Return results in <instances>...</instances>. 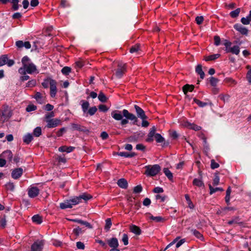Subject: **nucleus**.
I'll list each match as a JSON object with an SVG mask.
<instances>
[{
	"label": "nucleus",
	"instance_id": "obj_1",
	"mask_svg": "<svg viewBox=\"0 0 251 251\" xmlns=\"http://www.w3.org/2000/svg\"><path fill=\"white\" fill-rule=\"evenodd\" d=\"M156 127L153 126L150 130L147 138L146 139V141L148 143H151L153 141V137H154L156 143H162L161 146L162 148L168 147L170 144L169 141H166L164 138L160 134L156 133Z\"/></svg>",
	"mask_w": 251,
	"mask_h": 251
},
{
	"label": "nucleus",
	"instance_id": "obj_2",
	"mask_svg": "<svg viewBox=\"0 0 251 251\" xmlns=\"http://www.w3.org/2000/svg\"><path fill=\"white\" fill-rule=\"evenodd\" d=\"M123 114L124 117H125V119H122L121 122V124L122 125H125L128 123V120L132 121V124L133 125H137L139 126L140 124H138V118L136 117L135 115L132 113L129 112V111L126 109H124L123 110Z\"/></svg>",
	"mask_w": 251,
	"mask_h": 251
},
{
	"label": "nucleus",
	"instance_id": "obj_3",
	"mask_svg": "<svg viewBox=\"0 0 251 251\" xmlns=\"http://www.w3.org/2000/svg\"><path fill=\"white\" fill-rule=\"evenodd\" d=\"M146 171L144 174L148 176H154L161 171V167L158 164L147 165L145 167Z\"/></svg>",
	"mask_w": 251,
	"mask_h": 251
},
{
	"label": "nucleus",
	"instance_id": "obj_4",
	"mask_svg": "<svg viewBox=\"0 0 251 251\" xmlns=\"http://www.w3.org/2000/svg\"><path fill=\"white\" fill-rule=\"evenodd\" d=\"M81 107L84 113L86 114V116L88 115L90 116L94 115L98 110V108L96 106L90 107L88 109L89 103L88 101L82 100H81Z\"/></svg>",
	"mask_w": 251,
	"mask_h": 251
},
{
	"label": "nucleus",
	"instance_id": "obj_5",
	"mask_svg": "<svg viewBox=\"0 0 251 251\" xmlns=\"http://www.w3.org/2000/svg\"><path fill=\"white\" fill-rule=\"evenodd\" d=\"M198 174L199 175V178H194L193 180L192 184L194 186L202 187L204 188L205 187L204 184L202 181V171L199 169L198 170Z\"/></svg>",
	"mask_w": 251,
	"mask_h": 251
},
{
	"label": "nucleus",
	"instance_id": "obj_6",
	"mask_svg": "<svg viewBox=\"0 0 251 251\" xmlns=\"http://www.w3.org/2000/svg\"><path fill=\"white\" fill-rule=\"evenodd\" d=\"M44 245V241L37 240L31 246V251H42Z\"/></svg>",
	"mask_w": 251,
	"mask_h": 251
},
{
	"label": "nucleus",
	"instance_id": "obj_7",
	"mask_svg": "<svg viewBox=\"0 0 251 251\" xmlns=\"http://www.w3.org/2000/svg\"><path fill=\"white\" fill-rule=\"evenodd\" d=\"M126 72V64H118V68L116 71L115 75L118 78H121Z\"/></svg>",
	"mask_w": 251,
	"mask_h": 251
},
{
	"label": "nucleus",
	"instance_id": "obj_8",
	"mask_svg": "<svg viewBox=\"0 0 251 251\" xmlns=\"http://www.w3.org/2000/svg\"><path fill=\"white\" fill-rule=\"evenodd\" d=\"M46 122H47V125L46 127L48 128H53L59 125H61V120L56 118L47 120Z\"/></svg>",
	"mask_w": 251,
	"mask_h": 251
},
{
	"label": "nucleus",
	"instance_id": "obj_9",
	"mask_svg": "<svg viewBox=\"0 0 251 251\" xmlns=\"http://www.w3.org/2000/svg\"><path fill=\"white\" fill-rule=\"evenodd\" d=\"M39 189L36 186H31L27 189L28 196L31 198H34L38 196L39 194Z\"/></svg>",
	"mask_w": 251,
	"mask_h": 251
},
{
	"label": "nucleus",
	"instance_id": "obj_10",
	"mask_svg": "<svg viewBox=\"0 0 251 251\" xmlns=\"http://www.w3.org/2000/svg\"><path fill=\"white\" fill-rule=\"evenodd\" d=\"M137 117L141 118L142 120L147 119L148 116L145 114V111L140 106L137 105H134Z\"/></svg>",
	"mask_w": 251,
	"mask_h": 251
},
{
	"label": "nucleus",
	"instance_id": "obj_11",
	"mask_svg": "<svg viewBox=\"0 0 251 251\" xmlns=\"http://www.w3.org/2000/svg\"><path fill=\"white\" fill-rule=\"evenodd\" d=\"M234 28L239 32L242 35H247L248 34V29L244 27L240 24H236L233 25Z\"/></svg>",
	"mask_w": 251,
	"mask_h": 251
},
{
	"label": "nucleus",
	"instance_id": "obj_12",
	"mask_svg": "<svg viewBox=\"0 0 251 251\" xmlns=\"http://www.w3.org/2000/svg\"><path fill=\"white\" fill-rule=\"evenodd\" d=\"M23 174V170L21 168H18L13 169L11 173V176L15 179H19Z\"/></svg>",
	"mask_w": 251,
	"mask_h": 251
},
{
	"label": "nucleus",
	"instance_id": "obj_13",
	"mask_svg": "<svg viewBox=\"0 0 251 251\" xmlns=\"http://www.w3.org/2000/svg\"><path fill=\"white\" fill-rule=\"evenodd\" d=\"M108 245L111 248H118L119 246L118 239L116 237H112L106 241Z\"/></svg>",
	"mask_w": 251,
	"mask_h": 251
},
{
	"label": "nucleus",
	"instance_id": "obj_14",
	"mask_svg": "<svg viewBox=\"0 0 251 251\" xmlns=\"http://www.w3.org/2000/svg\"><path fill=\"white\" fill-rule=\"evenodd\" d=\"M72 127L75 130L82 131L84 133H88L89 132V130L86 127L77 124H72Z\"/></svg>",
	"mask_w": 251,
	"mask_h": 251
},
{
	"label": "nucleus",
	"instance_id": "obj_15",
	"mask_svg": "<svg viewBox=\"0 0 251 251\" xmlns=\"http://www.w3.org/2000/svg\"><path fill=\"white\" fill-rule=\"evenodd\" d=\"M57 82L55 80H51L50 86V95L51 98H54L57 93Z\"/></svg>",
	"mask_w": 251,
	"mask_h": 251
},
{
	"label": "nucleus",
	"instance_id": "obj_16",
	"mask_svg": "<svg viewBox=\"0 0 251 251\" xmlns=\"http://www.w3.org/2000/svg\"><path fill=\"white\" fill-rule=\"evenodd\" d=\"M205 100L206 101V102H203L196 98H194L193 99L194 102H195L200 107H203L208 105H212V103L210 100L205 99Z\"/></svg>",
	"mask_w": 251,
	"mask_h": 251
},
{
	"label": "nucleus",
	"instance_id": "obj_17",
	"mask_svg": "<svg viewBox=\"0 0 251 251\" xmlns=\"http://www.w3.org/2000/svg\"><path fill=\"white\" fill-rule=\"evenodd\" d=\"M24 67L25 68L26 73L29 74H33L37 70L36 66L32 63L25 65Z\"/></svg>",
	"mask_w": 251,
	"mask_h": 251
},
{
	"label": "nucleus",
	"instance_id": "obj_18",
	"mask_svg": "<svg viewBox=\"0 0 251 251\" xmlns=\"http://www.w3.org/2000/svg\"><path fill=\"white\" fill-rule=\"evenodd\" d=\"M12 112L9 110V107L7 105H3L2 109V116L7 118H10L12 116Z\"/></svg>",
	"mask_w": 251,
	"mask_h": 251
},
{
	"label": "nucleus",
	"instance_id": "obj_19",
	"mask_svg": "<svg viewBox=\"0 0 251 251\" xmlns=\"http://www.w3.org/2000/svg\"><path fill=\"white\" fill-rule=\"evenodd\" d=\"M0 156H2L4 159H6L9 162H12V160L13 158V154L12 151L10 150H7L6 151H4Z\"/></svg>",
	"mask_w": 251,
	"mask_h": 251
},
{
	"label": "nucleus",
	"instance_id": "obj_20",
	"mask_svg": "<svg viewBox=\"0 0 251 251\" xmlns=\"http://www.w3.org/2000/svg\"><path fill=\"white\" fill-rule=\"evenodd\" d=\"M111 116L116 120L120 121L122 120L124 116L123 113H122L120 111L114 110L111 112Z\"/></svg>",
	"mask_w": 251,
	"mask_h": 251
},
{
	"label": "nucleus",
	"instance_id": "obj_21",
	"mask_svg": "<svg viewBox=\"0 0 251 251\" xmlns=\"http://www.w3.org/2000/svg\"><path fill=\"white\" fill-rule=\"evenodd\" d=\"M129 229L130 232L137 235H140L142 233V230L140 227L135 225H131L129 226Z\"/></svg>",
	"mask_w": 251,
	"mask_h": 251
},
{
	"label": "nucleus",
	"instance_id": "obj_22",
	"mask_svg": "<svg viewBox=\"0 0 251 251\" xmlns=\"http://www.w3.org/2000/svg\"><path fill=\"white\" fill-rule=\"evenodd\" d=\"M233 224H238L239 225H243L244 222L241 221V218L239 216L233 217L231 220L227 222V224L231 225Z\"/></svg>",
	"mask_w": 251,
	"mask_h": 251
},
{
	"label": "nucleus",
	"instance_id": "obj_23",
	"mask_svg": "<svg viewBox=\"0 0 251 251\" xmlns=\"http://www.w3.org/2000/svg\"><path fill=\"white\" fill-rule=\"evenodd\" d=\"M146 215H150V219L151 220L154 221L156 223H164L166 221V219L164 218H163L162 217H161V216L154 217L153 215H152L151 214V213H150L149 212L146 213Z\"/></svg>",
	"mask_w": 251,
	"mask_h": 251
},
{
	"label": "nucleus",
	"instance_id": "obj_24",
	"mask_svg": "<svg viewBox=\"0 0 251 251\" xmlns=\"http://www.w3.org/2000/svg\"><path fill=\"white\" fill-rule=\"evenodd\" d=\"M194 88L195 86L194 85H190L188 84H186L182 87V91L184 94L186 96V97H187L188 92H192L194 90Z\"/></svg>",
	"mask_w": 251,
	"mask_h": 251
},
{
	"label": "nucleus",
	"instance_id": "obj_25",
	"mask_svg": "<svg viewBox=\"0 0 251 251\" xmlns=\"http://www.w3.org/2000/svg\"><path fill=\"white\" fill-rule=\"evenodd\" d=\"M85 229H83V228H81L79 226H77L76 228H75L73 230V233L75 236V239L77 238L80 234L83 233Z\"/></svg>",
	"mask_w": 251,
	"mask_h": 251
},
{
	"label": "nucleus",
	"instance_id": "obj_26",
	"mask_svg": "<svg viewBox=\"0 0 251 251\" xmlns=\"http://www.w3.org/2000/svg\"><path fill=\"white\" fill-rule=\"evenodd\" d=\"M75 149V147H74L62 146L58 148V151L60 152H66L67 153H70L74 151Z\"/></svg>",
	"mask_w": 251,
	"mask_h": 251
},
{
	"label": "nucleus",
	"instance_id": "obj_27",
	"mask_svg": "<svg viewBox=\"0 0 251 251\" xmlns=\"http://www.w3.org/2000/svg\"><path fill=\"white\" fill-rule=\"evenodd\" d=\"M117 184L123 189H126L128 187V183L125 178H120L118 180Z\"/></svg>",
	"mask_w": 251,
	"mask_h": 251
},
{
	"label": "nucleus",
	"instance_id": "obj_28",
	"mask_svg": "<svg viewBox=\"0 0 251 251\" xmlns=\"http://www.w3.org/2000/svg\"><path fill=\"white\" fill-rule=\"evenodd\" d=\"M80 202H81V200H83L85 202L90 200L93 198V196L87 193H82L81 195H80L78 197Z\"/></svg>",
	"mask_w": 251,
	"mask_h": 251
},
{
	"label": "nucleus",
	"instance_id": "obj_29",
	"mask_svg": "<svg viewBox=\"0 0 251 251\" xmlns=\"http://www.w3.org/2000/svg\"><path fill=\"white\" fill-rule=\"evenodd\" d=\"M220 56L221 54L218 53L210 55L209 56H204L203 60L207 62L214 61L216 59L218 58Z\"/></svg>",
	"mask_w": 251,
	"mask_h": 251
},
{
	"label": "nucleus",
	"instance_id": "obj_30",
	"mask_svg": "<svg viewBox=\"0 0 251 251\" xmlns=\"http://www.w3.org/2000/svg\"><path fill=\"white\" fill-rule=\"evenodd\" d=\"M202 65L198 64L196 67V72L200 75L201 79H203L205 76V74L202 69Z\"/></svg>",
	"mask_w": 251,
	"mask_h": 251
},
{
	"label": "nucleus",
	"instance_id": "obj_31",
	"mask_svg": "<svg viewBox=\"0 0 251 251\" xmlns=\"http://www.w3.org/2000/svg\"><path fill=\"white\" fill-rule=\"evenodd\" d=\"M32 221L36 224H41L43 222V217L39 214L34 215L32 217Z\"/></svg>",
	"mask_w": 251,
	"mask_h": 251
},
{
	"label": "nucleus",
	"instance_id": "obj_32",
	"mask_svg": "<svg viewBox=\"0 0 251 251\" xmlns=\"http://www.w3.org/2000/svg\"><path fill=\"white\" fill-rule=\"evenodd\" d=\"M140 133H136V134L130 136L126 138V140L128 142H137L138 141Z\"/></svg>",
	"mask_w": 251,
	"mask_h": 251
},
{
	"label": "nucleus",
	"instance_id": "obj_33",
	"mask_svg": "<svg viewBox=\"0 0 251 251\" xmlns=\"http://www.w3.org/2000/svg\"><path fill=\"white\" fill-rule=\"evenodd\" d=\"M33 139V137L32 135L30 133H28L23 137V142L26 145H28Z\"/></svg>",
	"mask_w": 251,
	"mask_h": 251
},
{
	"label": "nucleus",
	"instance_id": "obj_34",
	"mask_svg": "<svg viewBox=\"0 0 251 251\" xmlns=\"http://www.w3.org/2000/svg\"><path fill=\"white\" fill-rule=\"evenodd\" d=\"M163 172L168 177V178L172 182H173V175L171 172L169 170L168 168H165L163 169Z\"/></svg>",
	"mask_w": 251,
	"mask_h": 251
},
{
	"label": "nucleus",
	"instance_id": "obj_35",
	"mask_svg": "<svg viewBox=\"0 0 251 251\" xmlns=\"http://www.w3.org/2000/svg\"><path fill=\"white\" fill-rule=\"evenodd\" d=\"M19 0H12L11 3L12 4L11 9L12 11H17L21 6L19 4Z\"/></svg>",
	"mask_w": 251,
	"mask_h": 251
},
{
	"label": "nucleus",
	"instance_id": "obj_36",
	"mask_svg": "<svg viewBox=\"0 0 251 251\" xmlns=\"http://www.w3.org/2000/svg\"><path fill=\"white\" fill-rule=\"evenodd\" d=\"M191 231L193 234L197 237L198 239H199L201 241H203L204 239L203 235L197 229H192Z\"/></svg>",
	"mask_w": 251,
	"mask_h": 251
},
{
	"label": "nucleus",
	"instance_id": "obj_37",
	"mask_svg": "<svg viewBox=\"0 0 251 251\" xmlns=\"http://www.w3.org/2000/svg\"><path fill=\"white\" fill-rule=\"evenodd\" d=\"M33 98H34L38 103H42L43 102V96L41 93L36 92Z\"/></svg>",
	"mask_w": 251,
	"mask_h": 251
},
{
	"label": "nucleus",
	"instance_id": "obj_38",
	"mask_svg": "<svg viewBox=\"0 0 251 251\" xmlns=\"http://www.w3.org/2000/svg\"><path fill=\"white\" fill-rule=\"evenodd\" d=\"M208 186H209V188L210 190L209 194L210 195H212L213 193H214L217 191H221V192L224 191V189L221 187L213 188L210 184L208 185Z\"/></svg>",
	"mask_w": 251,
	"mask_h": 251
},
{
	"label": "nucleus",
	"instance_id": "obj_39",
	"mask_svg": "<svg viewBox=\"0 0 251 251\" xmlns=\"http://www.w3.org/2000/svg\"><path fill=\"white\" fill-rule=\"evenodd\" d=\"M140 44L137 43L130 48L129 52L131 53L137 52L140 50Z\"/></svg>",
	"mask_w": 251,
	"mask_h": 251
},
{
	"label": "nucleus",
	"instance_id": "obj_40",
	"mask_svg": "<svg viewBox=\"0 0 251 251\" xmlns=\"http://www.w3.org/2000/svg\"><path fill=\"white\" fill-rule=\"evenodd\" d=\"M210 84L212 87H216L219 79L217 78L211 76L208 78Z\"/></svg>",
	"mask_w": 251,
	"mask_h": 251
},
{
	"label": "nucleus",
	"instance_id": "obj_41",
	"mask_svg": "<svg viewBox=\"0 0 251 251\" xmlns=\"http://www.w3.org/2000/svg\"><path fill=\"white\" fill-rule=\"evenodd\" d=\"M184 196L188 204V207L190 209H193L195 207V205L191 201L189 195L188 194H185Z\"/></svg>",
	"mask_w": 251,
	"mask_h": 251
},
{
	"label": "nucleus",
	"instance_id": "obj_42",
	"mask_svg": "<svg viewBox=\"0 0 251 251\" xmlns=\"http://www.w3.org/2000/svg\"><path fill=\"white\" fill-rule=\"evenodd\" d=\"M76 223H77L82 225H84L86 227H88V228H93V226L89 223H88L87 221H83L81 219H76Z\"/></svg>",
	"mask_w": 251,
	"mask_h": 251
},
{
	"label": "nucleus",
	"instance_id": "obj_43",
	"mask_svg": "<svg viewBox=\"0 0 251 251\" xmlns=\"http://www.w3.org/2000/svg\"><path fill=\"white\" fill-rule=\"evenodd\" d=\"M98 99L99 100L102 102H105L108 100V98L102 91L100 92L98 95Z\"/></svg>",
	"mask_w": 251,
	"mask_h": 251
},
{
	"label": "nucleus",
	"instance_id": "obj_44",
	"mask_svg": "<svg viewBox=\"0 0 251 251\" xmlns=\"http://www.w3.org/2000/svg\"><path fill=\"white\" fill-rule=\"evenodd\" d=\"M240 11L241 9L240 8H238L235 10L231 11L229 13V15L232 18H236L239 16Z\"/></svg>",
	"mask_w": 251,
	"mask_h": 251
},
{
	"label": "nucleus",
	"instance_id": "obj_45",
	"mask_svg": "<svg viewBox=\"0 0 251 251\" xmlns=\"http://www.w3.org/2000/svg\"><path fill=\"white\" fill-rule=\"evenodd\" d=\"M70 204L73 206V205H75L78 204L80 202L79 199L78 197H75L72 199L68 200Z\"/></svg>",
	"mask_w": 251,
	"mask_h": 251
},
{
	"label": "nucleus",
	"instance_id": "obj_46",
	"mask_svg": "<svg viewBox=\"0 0 251 251\" xmlns=\"http://www.w3.org/2000/svg\"><path fill=\"white\" fill-rule=\"evenodd\" d=\"M6 226V216L5 215H3L0 216V226L2 228H4Z\"/></svg>",
	"mask_w": 251,
	"mask_h": 251
},
{
	"label": "nucleus",
	"instance_id": "obj_47",
	"mask_svg": "<svg viewBox=\"0 0 251 251\" xmlns=\"http://www.w3.org/2000/svg\"><path fill=\"white\" fill-rule=\"evenodd\" d=\"M51 80H53L50 77H48L44 79V81L42 83V85L44 88H48L49 84L50 85Z\"/></svg>",
	"mask_w": 251,
	"mask_h": 251
},
{
	"label": "nucleus",
	"instance_id": "obj_48",
	"mask_svg": "<svg viewBox=\"0 0 251 251\" xmlns=\"http://www.w3.org/2000/svg\"><path fill=\"white\" fill-rule=\"evenodd\" d=\"M246 68L249 70L246 74V78L249 83L251 84V66L249 65H247Z\"/></svg>",
	"mask_w": 251,
	"mask_h": 251
},
{
	"label": "nucleus",
	"instance_id": "obj_49",
	"mask_svg": "<svg viewBox=\"0 0 251 251\" xmlns=\"http://www.w3.org/2000/svg\"><path fill=\"white\" fill-rule=\"evenodd\" d=\"M170 137L173 140H176L178 138V134L176 132V130H170L169 131Z\"/></svg>",
	"mask_w": 251,
	"mask_h": 251
},
{
	"label": "nucleus",
	"instance_id": "obj_50",
	"mask_svg": "<svg viewBox=\"0 0 251 251\" xmlns=\"http://www.w3.org/2000/svg\"><path fill=\"white\" fill-rule=\"evenodd\" d=\"M219 172H217L214 174V178L213 179V185L214 186H216L219 184L220 182V177L219 176Z\"/></svg>",
	"mask_w": 251,
	"mask_h": 251
},
{
	"label": "nucleus",
	"instance_id": "obj_51",
	"mask_svg": "<svg viewBox=\"0 0 251 251\" xmlns=\"http://www.w3.org/2000/svg\"><path fill=\"white\" fill-rule=\"evenodd\" d=\"M33 135L35 137H38L42 134V129L41 127L37 126L33 130Z\"/></svg>",
	"mask_w": 251,
	"mask_h": 251
},
{
	"label": "nucleus",
	"instance_id": "obj_52",
	"mask_svg": "<svg viewBox=\"0 0 251 251\" xmlns=\"http://www.w3.org/2000/svg\"><path fill=\"white\" fill-rule=\"evenodd\" d=\"M112 226V222L110 218H107L105 220V225L104 226V229L106 231H108L109 230L111 226Z\"/></svg>",
	"mask_w": 251,
	"mask_h": 251
},
{
	"label": "nucleus",
	"instance_id": "obj_53",
	"mask_svg": "<svg viewBox=\"0 0 251 251\" xmlns=\"http://www.w3.org/2000/svg\"><path fill=\"white\" fill-rule=\"evenodd\" d=\"M230 52L236 55L239 54L240 52V48L238 46L235 45L230 49Z\"/></svg>",
	"mask_w": 251,
	"mask_h": 251
},
{
	"label": "nucleus",
	"instance_id": "obj_54",
	"mask_svg": "<svg viewBox=\"0 0 251 251\" xmlns=\"http://www.w3.org/2000/svg\"><path fill=\"white\" fill-rule=\"evenodd\" d=\"M60 208L62 209H65L68 208H72V206L70 204V203L68 200L67 202L60 203Z\"/></svg>",
	"mask_w": 251,
	"mask_h": 251
},
{
	"label": "nucleus",
	"instance_id": "obj_55",
	"mask_svg": "<svg viewBox=\"0 0 251 251\" xmlns=\"http://www.w3.org/2000/svg\"><path fill=\"white\" fill-rule=\"evenodd\" d=\"M72 69L70 67L65 66L61 70V73L65 75H68L71 72Z\"/></svg>",
	"mask_w": 251,
	"mask_h": 251
},
{
	"label": "nucleus",
	"instance_id": "obj_56",
	"mask_svg": "<svg viewBox=\"0 0 251 251\" xmlns=\"http://www.w3.org/2000/svg\"><path fill=\"white\" fill-rule=\"evenodd\" d=\"M5 187L6 190L13 191L15 188V185L13 182H9L5 184Z\"/></svg>",
	"mask_w": 251,
	"mask_h": 251
},
{
	"label": "nucleus",
	"instance_id": "obj_57",
	"mask_svg": "<svg viewBox=\"0 0 251 251\" xmlns=\"http://www.w3.org/2000/svg\"><path fill=\"white\" fill-rule=\"evenodd\" d=\"M224 82L225 83L228 84L229 85H232V84H236V81L234 79H233L232 78H231V77H226V78L224 79Z\"/></svg>",
	"mask_w": 251,
	"mask_h": 251
},
{
	"label": "nucleus",
	"instance_id": "obj_58",
	"mask_svg": "<svg viewBox=\"0 0 251 251\" xmlns=\"http://www.w3.org/2000/svg\"><path fill=\"white\" fill-rule=\"evenodd\" d=\"M7 60V55H2L0 57V67L6 64Z\"/></svg>",
	"mask_w": 251,
	"mask_h": 251
},
{
	"label": "nucleus",
	"instance_id": "obj_59",
	"mask_svg": "<svg viewBox=\"0 0 251 251\" xmlns=\"http://www.w3.org/2000/svg\"><path fill=\"white\" fill-rule=\"evenodd\" d=\"M36 85V80L35 79H31L27 82L26 84V87L31 88L35 86Z\"/></svg>",
	"mask_w": 251,
	"mask_h": 251
},
{
	"label": "nucleus",
	"instance_id": "obj_60",
	"mask_svg": "<svg viewBox=\"0 0 251 251\" xmlns=\"http://www.w3.org/2000/svg\"><path fill=\"white\" fill-rule=\"evenodd\" d=\"M37 109V106L33 104H29L26 107V111L30 112Z\"/></svg>",
	"mask_w": 251,
	"mask_h": 251
},
{
	"label": "nucleus",
	"instance_id": "obj_61",
	"mask_svg": "<svg viewBox=\"0 0 251 251\" xmlns=\"http://www.w3.org/2000/svg\"><path fill=\"white\" fill-rule=\"evenodd\" d=\"M66 131L67 130L65 127H62L56 132V136L58 137H61L63 136V134L66 132Z\"/></svg>",
	"mask_w": 251,
	"mask_h": 251
},
{
	"label": "nucleus",
	"instance_id": "obj_62",
	"mask_svg": "<svg viewBox=\"0 0 251 251\" xmlns=\"http://www.w3.org/2000/svg\"><path fill=\"white\" fill-rule=\"evenodd\" d=\"M56 160L59 163H65L67 162V159L65 158L64 154H63V156H58L56 158Z\"/></svg>",
	"mask_w": 251,
	"mask_h": 251
},
{
	"label": "nucleus",
	"instance_id": "obj_63",
	"mask_svg": "<svg viewBox=\"0 0 251 251\" xmlns=\"http://www.w3.org/2000/svg\"><path fill=\"white\" fill-rule=\"evenodd\" d=\"M136 149L137 150L141 151L143 152H145L146 151V147L142 144H139L136 145Z\"/></svg>",
	"mask_w": 251,
	"mask_h": 251
},
{
	"label": "nucleus",
	"instance_id": "obj_64",
	"mask_svg": "<svg viewBox=\"0 0 251 251\" xmlns=\"http://www.w3.org/2000/svg\"><path fill=\"white\" fill-rule=\"evenodd\" d=\"M84 66V63L82 60H79L75 62V68L81 69Z\"/></svg>",
	"mask_w": 251,
	"mask_h": 251
}]
</instances>
